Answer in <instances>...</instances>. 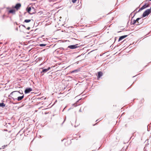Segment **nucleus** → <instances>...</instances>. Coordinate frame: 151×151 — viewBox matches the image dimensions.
Segmentation results:
<instances>
[{
    "label": "nucleus",
    "instance_id": "obj_1",
    "mask_svg": "<svg viewBox=\"0 0 151 151\" xmlns=\"http://www.w3.org/2000/svg\"><path fill=\"white\" fill-rule=\"evenodd\" d=\"M151 12V11L150 9H147L143 14L142 17H145L147 16Z\"/></svg>",
    "mask_w": 151,
    "mask_h": 151
},
{
    "label": "nucleus",
    "instance_id": "obj_2",
    "mask_svg": "<svg viewBox=\"0 0 151 151\" xmlns=\"http://www.w3.org/2000/svg\"><path fill=\"white\" fill-rule=\"evenodd\" d=\"M78 47V44H76L74 45H72L69 46L68 47V49L70 48V49H74Z\"/></svg>",
    "mask_w": 151,
    "mask_h": 151
},
{
    "label": "nucleus",
    "instance_id": "obj_3",
    "mask_svg": "<svg viewBox=\"0 0 151 151\" xmlns=\"http://www.w3.org/2000/svg\"><path fill=\"white\" fill-rule=\"evenodd\" d=\"M24 94H23L22 96H18L17 98L14 99L13 98V100H17L18 101H20L24 98Z\"/></svg>",
    "mask_w": 151,
    "mask_h": 151
},
{
    "label": "nucleus",
    "instance_id": "obj_4",
    "mask_svg": "<svg viewBox=\"0 0 151 151\" xmlns=\"http://www.w3.org/2000/svg\"><path fill=\"white\" fill-rule=\"evenodd\" d=\"M42 71L41 72V73H45L47 72L50 69V67H48L47 68H42Z\"/></svg>",
    "mask_w": 151,
    "mask_h": 151
},
{
    "label": "nucleus",
    "instance_id": "obj_5",
    "mask_svg": "<svg viewBox=\"0 0 151 151\" xmlns=\"http://www.w3.org/2000/svg\"><path fill=\"white\" fill-rule=\"evenodd\" d=\"M32 89L31 88H26L24 92L26 94L29 93V92L32 91Z\"/></svg>",
    "mask_w": 151,
    "mask_h": 151
},
{
    "label": "nucleus",
    "instance_id": "obj_6",
    "mask_svg": "<svg viewBox=\"0 0 151 151\" xmlns=\"http://www.w3.org/2000/svg\"><path fill=\"white\" fill-rule=\"evenodd\" d=\"M13 93H16V95L17 96H19V94H21V93L20 92V91H14L11 92L10 94V95H12L13 94Z\"/></svg>",
    "mask_w": 151,
    "mask_h": 151
},
{
    "label": "nucleus",
    "instance_id": "obj_7",
    "mask_svg": "<svg viewBox=\"0 0 151 151\" xmlns=\"http://www.w3.org/2000/svg\"><path fill=\"white\" fill-rule=\"evenodd\" d=\"M21 4H19V3H18V4H17L14 8L17 10H18L19 8L21 7Z\"/></svg>",
    "mask_w": 151,
    "mask_h": 151
},
{
    "label": "nucleus",
    "instance_id": "obj_8",
    "mask_svg": "<svg viewBox=\"0 0 151 151\" xmlns=\"http://www.w3.org/2000/svg\"><path fill=\"white\" fill-rule=\"evenodd\" d=\"M127 36V35H124L120 37L119 38L118 41H119L122 40L123 39L126 37Z\"/></svg>",
    "mask_w": 151,
    "mask_h": 151
},
{
    "label": "nucleus",
    "instance_id": "obj_9",
    "mask_svg": "<svg viewBox=\"0 0 151 151\" xmlns=\"http://www.w3.org/2000/svg\"><path fill=\"white\" fill-rule=\"evenodd\" d=\"M32 10V9L31 8V7H29L28 8V9L27 10V12L30 13V14H33L34 13L33 12H31V11Z\"/></svg>",
    "mask_w": 151,
    "mask_h": 151
},
{
    "label": "nucleus",
    "instance_id": "obj_10",
    "mask_svg": "<svg viewBox=\"0 0 151 151\" xmlns=\"http://www.w3.org/2000/svg\"><path fill=\"white\" fill-rule=\"evenodd\" d=\"M98 78H100L102 76L103 73L101 71L98 72Z\"/></svg>",
    "mask_w": 151,
    "mask_h": 151
},
{
    "label": "nucleus",
    "instance_id": "obj_11",
    "mask_svg": "<svg viewBox=\"0 0 151 151\" xmlns=\"http://www.w3.org/2000/svg\"><path fill=\"white\" fill-rule=\"evenodd\" d=\"M64 50V48L63 47H60L58 48L56 50V51L57 52H59L61 50Z\"/></svg>",
    "mask_w": 151,
    "mask_h": 151
},
{
    "label": "nucleus",
    "instance_id": "obj_12",
    "mask_svg": "<svg viewBox=\"0 0 151 151\" xmlns=\"http://www.w3.org/2000/svg\"><path fill=\"white\" fill-rule=\"evenodd\" d=\"M15 10L13 9H11L9 11V13L12 14H15Z\"/></svg>",
    "mask_w": 151,
    "mask_h": 151
},
{
    "label": "nucleus",
    "instance_id": "obj_13",
    "mask_svg": "<svg viewBox=\"0 0 151 151\" xmlns=\"http://www.w3.org/2000/svg\"><path fill=\"white\" fill-rule=\"evenodd\" d=\"M143 22V19H141L140 20L139 22H138V24H136V25H138L142 23Z\"/></svg>",
    "mask_w": 151,
    "mask_h": 151
},
{
    "label": "nucleus",
    "instance_id": "obj_14",
    "mask_svg": "<svg viewBox=\"0 0 151 151\" xmlns=\"http://www.w3.org/2000/svg\"><path fill=\"white\" fill-rule=\"evenodd\" d=\"M136 23V22L135 20H134L132 22V21H131V24H134Z\"/></svg>",
    "mask_w": 151,
    "mask_h": 151
},
{
    "label": "nucleus",
    "instance_id": "obj_15",
    "mask_svg": "<svg viewBox=\"0 0 151 151\" xmlns=\"http://www.w3.org/2000/svg\"><path fill=\"white\" fill-rule=\"evenodd\" d=\"M5 106V104L4 103H0V106L4 107Z\"/></svg>",
    "mask_w": 151,
    "mask_h": 151
},
{
    "label": "nucleus",
    "instance_id": "obj_16",
    "mask_svg": "<svg viewBox=\"0 0 151 151\" xmlns=\"http://www.w3.org/2000/svg\"><path fill=\"white\" fill-rule=\"evenodd\" d=\"M31 21L30 19H25L24 20V22L26 23H28Z\"/></svg>",
    "mask_w": 151,
    "mask_h": 151
},
{
    "label": "nucleus",
    "instance_id": "obj_17",
    "mask_svg": "<svg viewBox=\"0 0 151 151\" xmlns=\"http://www.w3.org/2000/svg\"><path fill=\"white\" fill-rule=\"evenodd\" d=\"M46 45V44H40L39 45L40 46H41V47H43V46H45Z\"/></svg>",
    "mask_w": 151,
    "mask_h": 151
},
{
    "label": "nucleus",
    "instance_id": "obj_18",
    "mask_svg": "<svg viewBox=\"0 0 151 151\" xmlns=\"http://www.w3.org/2000/svg\"><path fill=\"white\" fill-rule=\"evenodd\" d=\"M141 19V18H138L137 19L135 20L136 22H139V21Z\"/></svg>",
    "mask_w": 151,
    "mask_h": 151
},
{
    "label": "nucleus",
    "instance_id": "obj_19",
    "mask_svg": "<svg viewBox=\"0 0 151 151\" xmlns=\"http://www.w3.org/2000/svg\"><path fill=\"white\" fill-rule=\"evenodd\" d=\"M142 7V8H143L144 9H145L147 8L146 6V4L144 5Z\"/></svg>",
    "mask_w": 151,
    "mask_h": 151
},
{
    "label": "nucleus",
    "instance_id": "obj_20",
    "mask_svg": "<svg viewBox=\"0 0 151 151\" xmlns=\"http://www.w3.org/2000/svg\"><path fill=\"white\" fill-rule=\"evenodd\" d=\"M143 9H144L143 8H142V7L141 8L139 9V11H138V12H139L140 11V10H143Z\"/></svg>",
    "mask_w": 151,
    "mask_h": 151
},
{
    "label": "nucleus",
    "instance_id": "obj_21",
    "mask_svg": "<svg viewBox=\"0 0 151 151\" xmlns=\"http://www.w3.org/2000/svg\"><path fill=\"white\" fill-rule=\"evenodd\" d=\"M77 0H72V1L73 3H74L76 2Z\"/></svg>",
    "mask_w": 151,
    "mask_h": 151
},
{
    "label": "nucleus",
    "instance_id": "obj_22",
    "mask_svg": "<svg viewBox=\"0 0 151 151\" xmlns=\"http://www.w3.org/2000/svg\"><path fill=\"white\" fill-rule=\"evenodd\" d=\"M7 146V145H4L2 146V148L4 149L5 147Z\"/></svg>",
    "mask_w": 151,
    "mask_h": 151
},
{
    "label": "nucleus",
    "instance_id": "obj_23",
    "mask_svg": "<svg viewBox=\"0 0 151 151\" xmlns=\"http://www.w3.org/2000/svg\"><path fill=\"white\" fill-rule=\"evenodd\" d=\"M77 70H74L72 72V73H75V72H77Z\"/></svg>",
    "mask_w": 151,
    "mask_h": 151
},
{
    "label": "nucleus",
    "instance_id": "obj_24",
    "mask_svg": "<svg viewBox=\"0 0 151 151\" xmlns=\"http://www.w3.org/2000/svg\"><path fill=\"white\" fill-rule=\"evenodd\" d=\"M76 104H77V103L76 104H74L73 105H74V106L76 107L77 106Z\"/></svg>",
    "mask_w": 151,
    "mask_h": 151
},
{
    "label": "nucleus",
    "instance_id": "obj_25",
    "mask_svg": "<svg viewBox=\"0 0 151 151\" xmlns=\"http://www.w3.org/2000/svg\"><path fill=\"white\" fill-rule=\"evenodd\" d=\"M146 7L147 8V7H149V5L148 4L147 5H146Z\"/></svg>",
    "mask_w": 151,
    "mask_h": 151
},
{
    "label": "nucleus",
    "instance_id": "obj_26",
    "mask_svg": "<svg viewBox=\"0 0 151 151\" xmlns=\"http://www.w3.org/2000/svg\"><path fill=\"white\" fill-rule=\"evenodd\" d=\"M12 103L14 104H17V103H14L13 102H12Z\"/></svg>",
    "mask_w": 151,
    "mask_h": 151
},
{
    "label": "nucleus",
    "instance_id": "obj_27",
    "mask_svg": "<svg viewBox=\"0 0 151 151\" xmlns=\"http://www.w3.org/2000/svg\"><path fill=\"white\" fill-rule=\"evenodd\" d=\"M30 27H28L27 28V29L28 30H29L30 29Z\"/></svg>",
    "mask_w": 151,
    "mask_h": 151
},
{
    "label": "nucleus",
    "instance_id": "obj_28",
    "mask_svg": "<svg viewBox=\"0 0 151 151\" xmlns=\"http://www.w3.org/2000/svg\"><path fill=\"white\" fill-rule=\"evenodd\" d=\"M22 25V26H23V27H25V26L23 25Z\"/></svg>",
    "mask_w": 151,
    "mask_h": 151
},
{
    "label": "nucleus",
    "instance_id": "obj_29",
    "mask_svg": "<svg viewBox=\"0 0 151 151\" xmlns=\"http://www.w3.org/2000/svg\"><path fill=\"white\" fill-rule=\"evenodd\" d=\"M135 24H138V22H136V23Z\"/></svg>",
    "mask_w": 151,
    "mask_h": 151
},
{
    "label": "nucleus",
    "instance_id": "obj_30",
    "mask_svg": "<svg viewBox=\"0 0 151 151\" xmlns=\"http://www.w3.org/2000/svg\"><path fill=\"white\" fill-rule=\"evenodd\" d=\"M79 111H81V109H80V110H79Z\"/></svg>",
    "mask_w": 151,
    "mask_h": 151
},
{
    "label": "nucleus",
    "instance_id": "obj_31",
    "mask_svg": "<svg viewBox=\"0 0 151 151\" xmlns=\"http://www.w3.org/2000/svg\"><path fill=\"white\" fill-rule=\"evenodd\" d=\"M150 9V10L151 11V7H150V9Z\"/></svg>",
    "mask_w": 151,
    "mask_h": 151
},
{
    "label": "nucleus",
    "instance_id": "obj_32",
    "mask_svg": "<svg viewBox=\"0 0 151 151\" xmlns=\"http://www.w3.org/2000/svg\"><path fill=\"white\" fill-rule=\"evenodd\" d=\"M32 9H34V8H33V7H32Z\"/></svg>",
    "mask_w": 151,
    "mask_h": 151
},
{
    "label": "nucleus",
    "instance_id": "obj_33",
    "mask_svg": "<svg viewBox=\"0 0 151 151\" xmlns=\"http://www.w3.org/2000/svg\"><path fill=\"white\" fill-rule=\"evenodd\" d=\"M98 120H98H96V122Z\"/></svg>",
    "mask_w": 151,
    "mask_h": 151
}]
</instances>
